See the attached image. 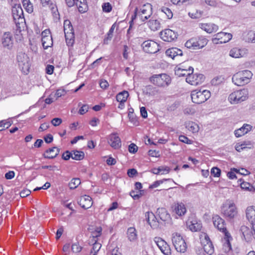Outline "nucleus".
<instances>
[{"label":"nucleus","mask_w":255,"mask_h":255,"mask_svg":"<svg viewBox=\"0 0 255 255\" xmlns=\"http://www.w3.org/2000/svg\"><path fill=\"white\" fill-rule=\"evenodd\" d=\"M71 157L72 158V153L70 152L69 151L67 150L64 152L63 154L62 158L65 160H67Z\"/></svg>","instance_id":"obj_60"},{"label":"nucleus","mask_w":255,"mask_h":255,"mask_svg":"<svg viewBox=\"0 0 255 255\" xmlns=\"http://www.w3.org/2000/svg\"><path fill=\"white\" fill-rule=\"evenodd\" d=\"M157 213H158L160 219L162 221H165L170 217L169 214L167 213L165 208H158Z\"/></svg>","instance_id":"obj_34"},{"label":"nucleus","mask_w":255,"mask_h":255,"mask_svg":"<svg viewBox=\"0 0 255 255\" xmlns=\"http://www.w3.org/2000/svg\"><path fill=\"white\" fill-rule=\"evenodd\" d=\"M232 38V35L231 33L220 32L214 35L212 42L216 44L225 43L229 41Z\"/></svg>","instance_id":"obj_13"},{"label":"nucleus","mask_w":255,"mask_h":255,"mask_svg":"<svg viewBox=\"0 0 255 255\" xmlns=\"http://www.w3.org/2000/svg\"><path fill=\"white\" fill-rule=\"evenodd\" d=\"M153 240L159 249L162 248L164 245L165 246L166 244H167L164 240L160 237H155Z\"/></svg>","instance_id":"obj_49"},{"label":"nucleus","mask_w":255,"mask_h":255,"mask_svg":"<svg viewBox=\"0 0 255 255\" xmlns=\"http://www.w3.org/2000/svg\"><path fill=\"white\" fill-rule=\"evenodd\" d=\"M138 147L133 143H130L128 146V151L131 153H135L137 152Z\"/></svg>","instance_id":"obj_59"},{"label":"nucleus","mask_w":255,"mask_h":255,"mask_svg":"<svg viewBox=\"0 0 255 255\" xmlns=\"http://www.w3.org/2000/svg\"><path fill=\"white\" fill-rule=\"evenodd\" d=\"M65 93L63 90H57L55 93L52 94L54 97L56 98V100L59 97H61Z\"/></svg>","instance_id":"obj_62"},{"label":"nucleus","mask_w":255,"mask_h":255,"mask_svg":"<svg viewBox=\"0 0 255 255\" xmlns=\"http://www.w3.org/2000/svg\"><path fill=\"white\" fill-rule=\"evenodd\" d=\"M253 76L251 71L246 70L239 71L232 77V82L237 86H242L248 84Z\"/></svg>","instance_id":"obj_1"},{"label":"nucleus","mask_w":255,"mask_h":255,"mask_svg":"<svg viewBox=\"0 0 255 255\" xmlns=\"http://www.w3.org/2000/svg\"><path fill=\"white\" fill-rule=\"evenodd\" d=\"M249 98V91L247 89L236 91L232 93L228 97V100L232 104L241 103Z\"/></svg>","instance_id":"obj_3"},{"label":"nucleus","mask_w":255,"mask_h":255,"mask_svg":"<svg viewBox=\"0 0 255 255\" xmlns=\"http://www.w3.org/2000/svg\"><path fill=\"white\" fill-rule=\"evenodd\" d=\"M93 204L92 198L88 195H84L81 197L79 205L85 209L90 208Z\"/></svg>","instance_id":"obj_24"},{"label":"nucleus","mask_w":255,"mask_h":255,"mask_svg":"<svg viewBox=\"0 0 255 255\" xmlns=\"http://www.w3.org/2000/svg\"><path fill=\"white\" fill-rule=\"evenodd\" d=\"M143 50L148 53H155L159 50V45L154 41L147 40L141 45Z\"/></svg>","instance_id":"obj_12"},{"label":"nucleus","mask_w":255,"mask_h":255,"mask_svg":"<svg viewBox=\"0 0 255 255\" xmlns=\"http://www.w3.org/2000/svg\"><path fill=\"white\" fill-rule=\"evenodd\" d=\"M204 76L201 74H193V73L189 74L186 78V81L191 85L197 86L202 84L204 80Z\"/></svg>","instance_id":"obj_14"},{"label":"nucleus","mask_w":255,"mask_h":255,"mask_svg":"<svg viewBox=\"0 0 255 255\" xmlns=\"http://www.w3.org/2000/svg\"><path fill=\"white\" fill-rule=\"evenodd\" d=\"M172 241L175 249L178 252L184 253L186 251L187 245L183 237L178 233L172 234Z\"/></svg>","instance_id":"obj_5"},{"label":"nucleus","mask_w":255,"mask_h":255,"mask_svg":"<svg viewBox=\"0 0 255 255\" xmlns=\"http://www.w3.org/2000/svg\"><path fill=\"white\" fill-rule=\"evenodd\" d=\"M41 41L43 47L45 49L51 47L53 44L52 36L44 37L42 38Z\"/></svg>","instance_id":"obj_39"},{"label":"nucleus","mask_w":255,"mask_h":255,"mask_svg":"<svg viewBox=\"0 0 255 255\" xmlns=\"http://www.w3.org/2000/svg\"><path fill=\"white\" fill-rule=\"evenodd\" d=\"M151 29L157 30L160 27V23L157 20H150L148 22Z\"/></svg>","instance_id":"obj_47"},{"label":"nucleus","mask_w":255,"mask_h":255,"mask_svg":"<svg viewBox=\"0 0 255 255\" xmlns=\"http://www.w3.org/2000/svg\"><path fill=\"white\" fill-rule=\"evenodd\" d=\"M127 235L128 240L131 242L134 241L137 238L136 230L134 228H129L128 229Z\"/></svg>","instance_id":"obj_37"},{"label":"nucleus","mask_w":255,"mask_h":255,"mask_svg":"<svg viewBox=\"0 0 255 255\" xmlns=\"http://www.w3.org/2000/svg\"><path fill=\"white\" fill-rule=\"evenodd\" d=\"M199 27L209 33L216 32L218 29V26L214 23H200Z\"/></svg>","instance_id":"obj_25"},{"label":"nucleus","mask_w":255,"mask_h":255,"mask_svg":"<svg viewBox=\"0 0 255 255\" xmlns=\"http://www.w3.org/2000/svg\"><path fill=\"white\" fill-rule=\"evenodd\" d=\"M17 60L21 71L27 74L30 67L29 58L28 56L24 53H19L17 56Z\"/></svg>","instance_id":"obj_8"},{"label":"nucleus","mask_w":255,"mask_h":255,"mask_svg":"<svg viewBox=\"0 0 255 255\" xmlns=\"http://www.w3.org/2000/svg\"><path fill=\"white\" fill-rule=\"evenodd\" d=\"M128 96V92L124 91L117 95L116 99L117 101L119 103H125L126 102Z\"/></svg>","instance_id":"obj_36"},{"label":"nucleus","mask_w":255,"mask_h":255,"mask_svg":"<svg viewBox=\"0 0 255 255\" xmlns=\"http://www.w3.org/2000/svg\"><path fill=\"white\" fill-rule=\"evenodd\" d=\"M212 220L214 225L216 228L219 227V226L221 223H225L224 220L217 215H214L212 218Z\"/></svg>","instance_id":"obj_45"},{"label":"nucleus","mask_w":255,"mask_h":255,"mask_svg":"<svg viewBox=\"0 0 255 255\" xmlns=\"http://www.w3.org/2000/svg\"><path fill=\"white\" fill-rule=\"evenodd\" d=\"M12 123V122L10 119L0 121V131L8 128Z\"/></svg>","instance_id":"obj_38"},{"label":"nucleus","mask_w":255,"mask_h":255,"mask_svg":"<svg viewBox=\"0 0 255 255\" xmlns=\"http://www.w3.org/2000/svg\"><path fill=\"white\" fill-rule=\"evenodd\" d=\"M161 252L165 255H171V250L170 249V246L167 243L166 245H164L160 249H159Z\"/></svg>","instance_id":"obj_50"},{"label":"nucleus","mask_w":255,"mask_h":255,"mask_svg":"<svg viewBox=\"0 0 255 255\" xmlns=\"http://www.w3.org/2000/svg\"><path fill=\"white\" fill-rule=\"evenodd\" d=\"M103 10L105 12H109L112 10V7L109 2H106L102 5Z\"/></svg>","instance_id":"obj_57"},{"label":"nucleus","mask_w":255,"mask_h":255,"mask_svg":"<svg viewBox=\"0 0 255 255\" xmlns=\"http://www.w3.org/2000/svg\"><path fill=\"white\" fill-rule=\"evenodd\" d=\"M186 128L193 133L197 132L199 129L198 125L193 122H188L186 123Z\"/></svg>","instance_id":"obj_35"},{"label":"nucleus","mask_w":255,"mask_h":255,"mask_svg":"<svg viewBox=\"0 0 255 255\" xmlns=\"http://www.w3.org/2000/svg\"><path fill=\"white\" fill-rule=\"evenodd\" d=\"M222 210L224 216L230 219L234 218L238 214L236 206L232 201L226 202Z\"/></svg>","instance_id":"obj_6"},{"label":"nucleus","mask_w":255,"mask_h":255,"mask_svg":"<svg viewBox=\"0 0 255 255\" xmlns=\"http://www.w3.org/2000/svg\"><path fill=\"white\" fill-rule=\"evenodd\" d=\"M75 4L78 8L79 11L81 13L86 12L88 9L86 0H74Z\"/></svg>","instance_id":"obj_32"},{"label":"nucleus","mask_w":255,"mask_h":255,"mask_svg":"<svg viewBox=\"0 0 255 255\" xmlns=\"http://www.w3.org/2000/svg\"><path fill=\"white\" fill-rule=\"evenodd\" d=\"M145 219L148 224L152 229H156L159 226V222L154 214L151 212L145 213Z\"/></svg>","instance_id":"obj_18"},{"label":"nucleus","mask_w":255,"mask_h":255,"mask_svg":"<svg viewBox=\"0 0 255 255\" xmlns=\"http://www.w3.org/2000/svg\"><path fill=\"white\" fill-rule=\"evenodd\" d=\"M202 237L203 238V239L201 237V243L204 251L208 255H212L214 253V249L212 243L209 236L206 234H204Z\"/></svg>","instance_id":"obj_11"},{"label":"nucleus","mask_w":255,"mask_h":255,"mask_svg":"<svg viewBox=\"0 0 255 255\" xmlns=\"http://www.w3.org/2000/svg\"><path fill=\"white\" fill-rule=\"evenodd\" d=\"M195 38L197 40V46L199 49L204 47L208 43L207 39L203 36H200Z\"/></svg>","instance_id":"obj_40"},{"label":"nucleus","mask_w":255,"mask_h":255,"mask_svg":"<svg viewBox=\"0 0 255 255\" xmlns=\"http://www.w3.org/2000/svg\"><path fill=\"white\" fill-rule=\"evenodd\" d=\"M150 82L158 87L165 88L168 87L171 82L170 77L166 74H155L149 78Z\"/></svg>","instance_id":"obj_2"},{"label":"nucleus","mask_w":255,"mask_h":255,"mask_svg":"<svg viewBox=\"0 0 255 255\" xmlns=\"http://www.w3.org/2000/svg\"><path fill=\"white\" fill-rule=\"evenodd\" d=\"M241 231L247 242H250L253 238L254 234L252 228L250 229L248 227L244 226L241 227Z\"/></svg>","instance_id":"obj_28"},{"label":"nucleus","mask_w":255,"mask_h":255,"mask_svg":"<svg viewBox=\"0 0 255 255\" xmlns=\"http://www.w3.org/2000/svg\"><path fill=\"white\" fill-rule=\"evenodd\" d=\"M241 187L242 189L249 190L252 191L253 189V187L248 182H243L240 183Z\"/></svg>","instance_id":"obj_54"},{"label":"nucleus","mask_w":255,"mask_h":255,"mask_svg":"<svg viewBox=\"0 0 255 255\" xmlns=\"http://www.w3.org/2000/svg\"><path fill=\"white\" fill-rule=\"evenodd\" d=\"M252 128V127L251 125L244 124L242 127L235 130V135L237 137H240L250 131Z\"/></svg>","instance_id":"obj_29"},{"label":"nucleus","mask_w":255,"mask_h":255,"mask_svg":"<svg viewBox=\"0 0 255 255\" xmlns=\"http://www.w3.org/2000/svg\"><path fill=\"white\" fill-rule=\"evenodd\" d=\"M165 54L167 56L174 59L176 57L182 56L183 53L181 49L176 47H172L166 50Z\"/></svg>","instance_id":"obj_26"},{"label":"nucleus","mask_w":255,"mask_h":255,"mask_svg":"<svg viewBox=\"0 0 255 255\" xmlns=\"http://www.w3.org/2000/svg\"><path fill=\"white\" fill-rule=\"evenodd\" d=\"M101 247V245L100 243L95 242L93 245V247L92 248L91 251L94 252H97L98 253L99 250L100 249Z\"/></svg>","instance_id":"obj_64"},{"label":"nucleus","mask_w":255,"mask_h":255,"mask_svg":"<svg viewBox=\"0 0 255 255\" xmlns=\"http://www.w3.org/2000/svg\"><path fill=\"white\" fill-rule=\"evenodd\" d=\"M173 212L179 216H182L186 213L185 205L182 202L175 203L172 207Z\"/></svg>","instance_id":"obj_22"},{"label":"nucleus","mask_w":255,"mask_h":255,"mask_svg":"<svg viewBox=\"0 0 255 255\" xmlns=\"http://www.w3.org/2000/svg\"><path fill=\"white\" fill-rule=\"evenodd\" d=\"M211 96L209 91L204 90L201 91L194 90L191 92V97L193 103L200 104L206 101Z\"/></svg>","instance_id":"obj_4"},{"label":"nucleus","mask_w":255,"mask_h":255,"mask_svg":"<svg viewBox=\"0 0 255 255\" xmlns=\"http://www.w3.org/2000/svg\"><path fill=\"white\" fill-rule=\"evenodd\" d=\"M180 107L181 105L180 102L175 101L168 106L167 110L169 112L180 110Z\"/></svg>","instance_id":"obj_41"},{"label":"nucleus","mask_w":255,"mask_h":255,"mask_svg":"<svg viewBox=\"0 0 255 255\" xmlns=\"http://www.w3.org/2000/svg\"><path fill=\"white\" fill-rule=\"evenodd\" d=\"M82 248L78 244H73L71 246L72 251L75 253H78L81 252Z\"/></svg>","instance_id":"obj_58"},{"label":"nucleus","mask_w":255,"mask_h":255,"mask_svg":"<svg viewBox=\"0 0 255 255\" xmlns=\"http://www.w3.org/2000/svg\"><path fill=\"white\" fill-rule=\"evenodd\" d=\"M202 224L200 221L193 220L188 223L189 229L192 232H198L202 228Z\"/></svg>","instance_id":"obj_31"},{"label":"nucleus","mask_w":255,"mask_h":255,"mask_svg":"<svg viewBox=\"0 0 255 255\" xmlns=\"http://www.w3.org/2000/svg\"><path fill=\"white\" fill-rule=\"evenodd\" d=\"M193 68L189 66L188 69H183L182 66H177L175 68V74L178 77L188 76L190 73H193Z\"/></svg>","instance_id":"obj_19"},{"label":"nucleus","mask_w":255,"mask_h":255,"mask_svg":"<svg viewBox=\"0 0 255 255\" xmlns=\"http://www.w3.org/2000/svg\"><path fill=\"white\" fill-rule=\"evenodd\" d=\"M246 41L248 42L255 43V31L251 30L248 32Z\"/></svg>","instance_id":"obj_46"},{"label":"nucleus","mask_w":255,"mask_h":255,"mask_svg":"<svg viewBox=\"0 0 255 255\" xmlns=\"http://www.w3.org/2000/svg\"><path fill=\"white\" fill-rule=\"evenodd\" d=\"M218 230L224 234L225 237L223 240V249L225 252H229L232 248L230 241L232 240V238L230 234L227 231L224 223H221L219 227H217Z\"/></svg>","instance_id":"obj_7"},{"label":"nucleus","mask_w":255,"mask_h":255,"mask_svg":"<svg viewBox=\"0 0 255 255\" xmlns=\"http://www.w3.org/2000/svg\"><path fill=\"white\" fill-rule=\"evenodd\" d=\"M161 11L164 12L166 16H167L168 18L170 19L173 16V13L171 11V10L168 7H162L161 8Z\"/></svg>","instance_id":"obj_53"},{"label":"nucleus","mask_w":255,"mask_h":255,"mask_svg":"<svg viewBox=\"0 0 255 255\" xmlns=\"http://www.w3.org/2000/svg\"><path fill=\"white\" fill-rule=\"evenodd\" d=\"M152 5L149 3L143 5L138 11V16L142 21L148 19L152 13Z\"/></svg>","instance_id":"obj_10"},{"label":"nucleus","mask_w":255,"mask_h":255,"mask_svg":"<svg viewBox=\"0 0 255 255\" xmlns=\"http://www.w3.org/2000/svg\"><path fill=\"white\" fill-rule=\"evenodd\" d=\"M72 153V159L76 160H81L84 157V153L83 151L74 150Z\"/></svg>","instance_id":"obj_42"},{"label":"nucleus","mask_w":255,"mask_h":255,"mask_svg":"<svg viewBox=\"0 0 255 255\" xmlns=\"http://www.w3.org/2000/svg\"><path fill=\"white\" fill-rule=\"evenodd\" d=\"M161 38L165 41L171 42L177 37V33L170 29H166L160 33Z\"/></svg>","instance_id":"obj_15"},{"label":"nucleus","mask_w":255,"mask_h":255,"mask_svg":"<svg viewBox=\"0 0 255 255\" xmlns=\"http://www.w3.org/2000/svg\"><path fill=\"white\" fill-rule=\"evenodd\" d=\"M64 30L66 41L69 39V43H73L74 41V32L72 25L69 20H66L64 22Z\"/></svg>","instance_id":"obj_16"},{"label":"nucleus","mask_w":255,"mask_h":255,"mask_svg":"<svg viewBox=\"0 0 255 255\" xmlns=\"http://www.w3.org/2000/svg\"><path fill=\"white\" fill-rule=\"evenodd\" d=\"M49 7L50 8L52 12L54 14V16L57 18L58 16H59V13L57 7H55V4L53 3L52 5H50Z\"/></svg>","instance_id":"obj_61"},{"label":"nucleus","mask_w":255,"mask_h":255,"mask_svg":"<svg viewBox=\"0 0 255 255\" xmlns=\"http://www.w3.org/2000/svg\"><path fill=\"white\" fill-rule=\"evenodd\" d=\"M246 217L252 226H255V207H248L246 210Z\"/></svg>","instance_id":"obj_23"},{"label":"nucleus","mask_w":255,"mask_h":255,"mask_svg":"<svg viewBox=\"0 0 255 255\" xmlns=\"http://www.w3.org/2000/svg\"><path fill=\"white\" fill-rule=\"evenodd\" d=\"M12 15L16 25L25 21L23 10L19 4H14V6L12 8Z\"/></svg>","instance_id":"obj_9"},{"label":"nucleus","mask_w":255,"mask_h":255,"mask_svg":"<svg viewBox=\"0 0 255 255\" xmlns=\"http://www.w3.org/2000/svg\"><path fill=\"white\" fill-rule=\"evenodd\" d=\"M185 46L188 49H199L197 46V40L195 37H193L187 40L185 44Z\"/></svg>","instance_id":"obj_33"},{"label":"nucleus","mask_w":255,"mask_h":255,"mask_svg":"<svg viewBox=\"0 0 255 255\" xmlns=\"http://www.w3.org/2000/svg\"><path fill=\"white\" fill-rule=\"evenodd\" d=\"M247 49L245 48L235 47L230 51L229 55L233 58H239L245 56L247 54Z\"/></svg>","instance_id":"obj_21"},{"label":"nucleus","mask_w":255,"mask_h":255,"mask_svg":"<svg viewBox=\"0 0 255 255\" xmlns=\"http://www.w3.org/2000/svg\"><path fill=\"white\" fill-rule=\"evenodd\" d=\"M144 93L149 96H154L159 93V90L156 87L151 85H148L145 87Z\"/></svg>","instance_id":"obj_30"},{"label":"nucleus","mask_w":255,"mask_h":255,"mask_svg":"<svg viewBox=\"0 0 255 255\" xmlns=\"http://www.w3.org/2000/svg\"><path fill=\"white\" fill-rule=\"evenodd\" d=\"M211 173L214 177H218L221 174V170L216 167H214L211 169Z\"/></svg>","instance_id":"obj_56"},{"label":"nucleus","mask_w":255,"mask_h":255,"mask_svg":"<svg viewBox=\"0 0 255 255\" xmlns=\"http://www.w3.org/2000/svg\"><path fill=\"white\" fill-rule=\"evenodd\" d=\"M108 142L115 149H118L121 146V139L117 133H112L110 135Z\"/></svg>","instance_id":"obj_20"},{"label":"nucleus","mask_w":255,"mask_h":255,"mask_svg":"<svg viewBox=\"0 0 255 255\" xmlns=\"http://www.w3.org/2000/svg\"><path fill=\"white\" fill-rule=\"evenodd\" d=\"M203 12L201 10H196L194 12H189V15L192 18H199L202 16Z\"/></svg>","instance_id":"obj_52"},{"label":"nucleus","mask_w":255,"mask_h":255,"mask_svg":"<svg viewBox=\"0 0 255 255\" xmlns=\"http://www.w3.org/2000/svg\"><path fill=\"white\" fill-rule=\"evenodd\" d=\"M81 183L80 179L78 178L72 179L69 183V187L70 189H74L76 188Z\"/></svg>","instance_id":"obj_43"},{"label":"nucleus","mask_w":255,"mask_h":255,"mask_svg":"<svg viewBox=\"0 0 255 255\" xmlns=\"http://www.w3.org/2000/svg\"><path fill=\"white\" fill-rule=\"evenodd\" d=\"M115 28V23H114L110 28L109 32L107 33V36L104 39V43L107 44L109 40H111L113 35V32Z\"/></svg>","instance_id":"obj_48"},{"label":"nucleus","mask_w":255,"mask_h":255,"mask_svg":"<svg viewBox=\"0 0 255 255\" xmlns=\"http://www.w3.org/2000/svg\"><path fill=\"white\" fill-rule=\"evenodd\" d=\"M40 2L43 6H49L52 5V3H54V0H40Z\"/></svg>","instance_id":"obj_63"},{"label":"nucleus","mask_w":255,"mask_h":255,"mask_svg":"<svg viewBox=\"0 0 255 255\" xmlns=\"http://www.w3.org/2000/svg\"><path fill=\"white\" fill-rule=\"evenodd\" d=\"M60 152V149L56 147H53L47 149L45 152L47 154L46 155L45 153L43 154V156L45 158L53 159L56 157Z\"/></svg>","instance_id":"obj_27"},{"label":"nucleus","mask_w":255,"mask_h":255,"mask_svg":"<svg viewBox=\"0 0 255 255\" xmlns=\"http://www.w3.org/2000/svg\"><path fill=\"white\" fill-rule=\"evenodd\" d=\"M179 140L181 142H182L185 143H187L188 144H192L193 142V141L189 139L187 136L183 135H180L179 136Z\"/></svg>","instance_id":"obj_55"},{"label":"nucleus","mask_w":255,"mask_h":255,"mask_svg":"<svg viewBox=\"0 0 255 255\" xmlns=\"http://www.w3.org/2000/svg\"><path fill=\"white\" fill-rule=\"evenodd\" d=\"M128 118L129 121L133 124V125H138V118L135 114V113H128Z\"/></svg>","instance_id":"obj_44"},{"label":"nucleus","mask_w":255,"mask_h":255,"mask_svg":"<svg viewBox=\"0 0 255 255\" xmlns=\"http://www.w3.org/2000/svg\"><path fill=\"white\" fill-rule=\"evenodd\" d=\"M2 46L7 49H10L13 45V38L11 33L4 32L1 37Z\"/></svg>","instance_id":"obj_17"},{"label":"nucleus","mask_w":255,"mask_h":255,"mask_svg":"<svg viewBox=\"0 0 255 255\" xmlns=\"http://www.w3.org/2000/svg\"><path fill=\"white\" fill-rule=\"evenodd\" d=\"M143 190H140L137 192L132 190L130 192V195L134 200L138 199L143 194Z\"/></svg>","instance_id":"obj_51"}]
</instances>
